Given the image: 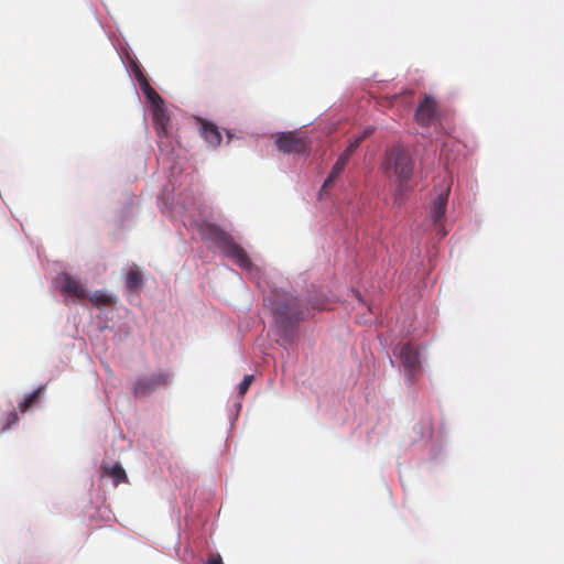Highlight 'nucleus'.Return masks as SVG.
Wrapping results in <instances>:
<instances>
[{
	"mask_svg": "<svg viewBox=\"0 0 564 564\" xmlns=\"http://www.w3.org/2000/svg\"><path fill=\"white\" fill-rule=\"evenodd\" d=\"M153 122L155 126L156 133L160 138L167 135V128L170 124V117L167 111L164 108V104L162 106L153 107Z\"/></svg>",
	"mask_w": 564,
	"mask_h": 564,
	"instance_id": "nucleus-9",
	"label": "nucleus"
},
{
	"mask_svg": "<svg viewBox=\"0 0 564 564\" xmlns=\"http://www.w3.org/2000/svg\"><path fill=\"white\" fill-rule=\"evenodd\" d=\"M200 130L202 135L206 140V142L212 147H217L221 142V134L218 130V127L208 121H200Z\"/></svg>",
	"mask_w": 564,
	"mask_h": 564,
	"instance_id": "nucleus-11",
	"label": "nucleus"
},
{
	"mask_svg": "<svg viewBox=\"0 0 564 564\" xmlns=\"http://www.w3.org/2000/svg\"><path fill=\"white\" fill-rule=\"evenodd\" d=\"M102 476H107L113 480L115 486L128 480L127 474L120 464L102 466Z\"/></svg>",
	"mask_w": 564,
	"mask_h": 564,
	"instance_id": "nucleus-12",
	"label": "nucleus"
},
{
	"mask_svg": "<svg viewBox=\"0 0 564 564\" xmlns=\"http://www.w3.org/2000/svg\"><path fill=\"white\" fill-rule=\"evenodd\" d=\"M351 155H352V152H348V149L346 148L345 151L339 155L337 161H339L346 165Z\"/></svg>",
	"mask_w": 564,
	"mask_h": 564,
	"instance_id": "nucleus-23",
	"label": "nucleus"
},
{
	"mask_svg": "<svg viewBox=\"0 0 564 564\" xmlns=\"http://www.w3.org/2000/svg\"><path fill=\"white\" fill-rule=\"evenodd\" d=\"M90 302L95 305V306H98V307H101V306H110L113 304V297L106 294L105 292L102 291H96L94 292L90 297H89Z\"/></svg>",
	"mask_w": 564,
	"mask_h": 564,
	"instance_id": "nucleus-13",
	"label": "nucleus"
},
{
	"mask_svg": "<svg viewBox=\"0 0 564 564\" xmlns=\"http://www.w3.org/2000/svg\"><path fill=\"white\" fill-rule=\"evenodd\" d=\"M358 147H359V140H352L351 139L349 141L348 147H347L348 152H352L354 153L357 150Z\"/></svg>",
	"mask_w": 564,
	"mask_h": 564,
	"instance_id": "nucleus-26",
	"label": "nucleus"
},
{
	"mask_svg": "<svg viewBox=\"0 0 564 564\" xmlns=\"http://www.w3.org/2000/svg\"><path fill=\"white\" fill-rule=\"evenodd\" d=\"M264 306L268 307L275 317L276 323H279L280 317L282 316V304L273 299L272 295L268 294L263 297Z\"/></svg>",
	"mask_w": 564,
	"mask_h": 564,
	"instance_id": "nucleus-14",
	"label": "nucleus"
},
{
	"mask_svg": "<svg viewBox=\"0 0 564 564\" xmlns=\"http://www.w3.org/2000/svg\"><path fill=\"white\" fill-rule=\"evenodd\" d=\"M413 165L414 161L411 153L402 145H393L386 153L384 171L397 177L400 191L403 189L404 184L411 178Z\"/></svg>",
	"mask_w": 564,
	"mask_h": 564,
	"instance_id": "nucleus-2",
	"label": "nucleus"
},
{
	"mask_svg": "<svg viewBox=\"0 0 564 564\" xmlns=\"http://www.w3.org/2000/svg\"><path fill=\"white\" fill-rule=\"evenodd\" d=\"M170 383V375L166 372H159L150 377L139 378L133 384V395L135 398H145L161 388Z\"/></svg>",
	"mask_w": 564,
	"mask_h": 564,
	"instance_id": "nucleus-3",
	"label": "nucleus"
},
{
	"mask_svg": "<svg viewBox=\"0 0 564 564\" xmlns=\"http://www.w3.org/2000/svg\"><path fill=\"white\" fill-rule=\"evenodd\" d=\"M137 80H138L141 89H143L144 83H149L140 69L137 70Z\"/></svg>",
	"mask_w": 564,
	"mask_h": 564,
	"instance_id": "nucleus-25",
	"label": "nucleus"
},
{
	"mask_svg": "<svg viewBox=\"0 0 564 564\" xmlns=\"http://www.w3.org/2000/svg\"><path fill=\"white\" fill-rule=\"evenodd\" d=\"M252 381H253V375L245 376L243 380L238 386V391H239L240 395H243L248 391Z\"/></svg>",
	"mask_w": 564,
	"mask_h": 564,
	"instance_id": "nucleus-20",
	"label": "nucleus"
},
{
	"mask_svg": "<svg viewBox=\"0 0 564 564\" xmlns=\"http://www.w3.org/2000/svg\"><path fill=\"white\" fill-rule=\"evenodd\" d=\"M351 155H352V152H348V149L346 148L345 151L339 155L337 161H339L346 165Z\"/></svg>",
	"mask_w": 564,
	"mask_h": 564,
	"instance_id": "nucleus-22",
	"label": "nucleus"
},
{
	"mask_svg": "<svg viewBox=\"0 0 564 564\" xmlns=\"http://www.w3.org/2000/svg\"><path fill=\"white\" fill-rule=\"evenodd\" d=\"M199 234L204 240L214 242L225 257L243 270H251L252 262L246 250L239 246L230 234L212 223L199 226Z\"/></svg>",
	"mask_w": 564,
	"mask_h": 564,
	"instance_id": "nucleus-1",
	"label": "nucleus"
},
{
	"mask_svg": "<svg viewBox=\"0 0 564 564\" xmlns=\"http://www.w3.org/2000/svg\"><path fill=\"white\" fill-rule=\"evenodd\" d=\"M449 195V186H447L444 191H442L433 203V207L431 209V218L434 224H438L445 215L447 199Z\"/></svg>",
	"mask_w": 564,
	"mask_h": 564,
	"instance_id": "nucleus-10",
	"label": "nucleus"
},
{
	"mask_svg": "<svg viewBox=\"0 0 564 564\" xmlns=\"http://www.w3.org/2000/svg\"><path fill=\"white\" fill-rule=\"evenodd\" d=\"M206 564H224L223 558L219 554H212Z\"/></svg>",
	"mask_w": 564,
	"mask_h": 564,
	"instance_id": "nucleus-21",
	"label": "nucleus"
},
{
	"mask_svg": "<svg viewBox=\"0 0 564 564\" xmlns=\"http://www.w3.org/2000/svg\"><path fill=\"white\" fill-rule=\"evenodd\" d=\"M142 91L153 107L163 105L162 97L155 91V89L150 85V83H144Z\"/></svg>",
	"mask_w": 564,
	"mask_h": 564,
	"instance_id": "nucleus-18",
	"label": "nucleus"
},
{
	"mask_svg": "<svg viewBox=\"0 0 564 564\" xmlns=\"http://www.w3.org/2000/svg\"><path fill=\"white\" fill-rule=\"evenodd\" d=\"M275 145L278 150H282V133L275 135Z\"/></svg>",
	"mask_w": 564,
	"mask_h": 564,
	"instance_id": "nucleus-27",
	"label": "nucleus"
},
{
	"mask_svg": "<svg viewBox=\"0 0 564 564\" xmlns=\"http://www.w3.org/2000/svg\"><path fill=\"white\" fill-rule=\"evenodd\" d=\"M62 281L61 291L66 295H72L77 299H84L86 291L79 280L73 278L67 273H63L59 276Z\"/></svg>",
	"mask_w": 564,
	"mask_h": 564,
	"instance_id": "nucleus-7",
	"label": "nucleus"
},
{
	"mask_svg": "<svg viewBox=\"0 0 564 564\" xmlns=\"http://www.w3.org/2000/svg\"><path fill=\"white\" fill-rule=\"evenodd\" d=\"M437 119V106L433 98L425 96L417 106L415 120L420 126L429 127Z\"/></svg>",
	"mask_w": 564,
	"mask_h": 564,
	"instance_id": "nucleus-6",
	"label": "nucleus"
},
{
	"mask_svg": "<svg viewBox=\"0 0 564 564\" xmlns=\"http://www.w3.org/2000/svg\"><path fill=\"white\" fill-rule=\"evenodd\" d=\"M143 279L138 270H130L126 276V285L129 290H137L142 285Z\"/></svg>",
	"mask_w": 564,
	"mask_h": 564,
	"instance_id": "nucleus-16",
	"label": "nucleus"
},
{
	"mask_svg": "<svg viewBox=\"0 0 564 564\" xmlns=\"http://www.w3.org/2000/svg\"><path fill=\"white\" fill-rule=\"evenodd\" d=\"M372 131H373L372 128H367L360 135L354 137L352 140H359V144H360L368 135H370L372 133Z\"/></svg>",
	"mask_w": 564,
	"mask_h": 564,
	"instance_id": "nucleus-24",
	"label": "nucleus"
},
{
	"mask_svg": "<svg viewBox=\"0 0 564 564\" xmlns=\"http://www.w3.org/2000/svg\"><path fill=\"white\" fill-rule=\"evenodd\" d=\"M44 388L43 387H40L37 390L33 391L32 393H30L29 395L25 397V399L19 404V409L22 411V412H25L26 410H29L32 405H34L35 403H37L42 392H43Z\"/></svg>",
	"mask_w": 564,
	"mask_h": 564,
	"instance_id": "nucleus-17",
	"label": "nucleus"
},
{
	"mask_svg": "<svg viewBox=\"0 0 564 564\" xmlns=\"http://www.w3.org/2000/svg\"><path fill=\"white\" fill-rule=\"evenodd\" d=\"M18 421H19L18 413L15 411L10 412L6 417V421L1 427V431H6V430L10 429L11 426L15 425L18 423Z\"/></svg>",
	"mask_w": 564,
	"mask_h": 564,
	"instance_id": "nucleus-19",
	"label": "nucleus"
},
{
	"mask_svg": "<svg viewBox=\"0 0 564 564\" xmlns=\"http://www.w3.org/2000/svg\"><path fill=\"white\" fill-rule=\"evenodd\" d=\"M303 318V311L297 299H284V340L293 338L295 326Z\"/></svg>",
	"mask_w": 564,
	"mask_h": 564,
	"instance_id": "nucleus-4",
	"label": "nucleus"
},
{
	"mask_svg": "<svg viewBox=\"0 0 564 564\" xmlns=\"http://www.w3.org/2000/svg\"><path fill=\"white\" fill-rule=\"evenodd\" d=\"M306 140L294 132H284V153H305Z\"/></svg>",
	"mask_w": 564,
	"mask_h": 564,
	"instance_id": "nucleus-8",
	"label": "nucleus"
},
{
	"mask_svg": "<svg viewBox=\"0 0 564 564\" xmlns=\"http://www.w3.org/2000/svg\"><path fill=\"white\" fill-rule=\"evenodd\" d=\"M400 358L409 379H415L421 371L420 351L411 344H404L400 348Z\"/></svg>",
	"mask_w": 564,
	"mask_h": 564,
	"instance_id": "nucleus-5",
	"label": "nucleus"
},
{
	"mask_svg": "<svg viewBox=\"0 0 564 564\" xmlns=\"http://www.w3.org/2000/svg\"><path fill=\"white\" fill-rule=\"evenodd\" d=\"M345 166L346 165L339 161L335 162L328 177L325 180V182L323 184V187H322L323 192L327 191L333 185V183L340 175V173L343 172Z\"/></svg>",
	"mask_w": 564,
	"mask_h": 564,
	"instance_id": "nucleus-15",
	"label": "nucleus"
}]
</instances>
